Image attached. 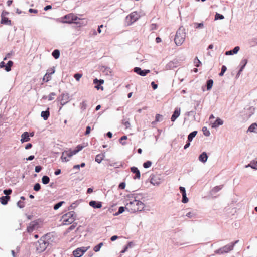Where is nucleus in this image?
Listing matches in <instances>:
<instances>
[{
    "label": "nucleus",
    "mask_w": 257,
    "mask_h": 257,
    "mask_svg": "<svg viewBox=\"0 0 257 257\" xmlns=\"http://www.w3.org/2000/svg\"><path fill=\"white\" fill-rule=\"evenodd\" d=\"M101 70L106 75H109L111 73V69L106 66H102Z\"/></svg>",
    "instance_id": "b1692460"
},
{
    "label": "nucleus",
    "mask_w": 257,
    "mask_h": 257,
    "mask_svg": "<svg viewBox=\"0 0 257 257\" xmlns=\"http://www.w3.org/2000/svg\"><path fill=\"white\" fill-rule=\"evenodd\" d=\"M9 199H10V197L9 196H2L0 198L1 203L3 205H6V204H7L8 201V200Z\"/></svg>",
    "instance_id": "393cba45"
},
{
    "label": "nucleus",
    "mask_w": 257,
    "mask_h": 257,
    "mask_svg": "<svg viewBox=\"0 0 257 257\" xmlns=\"http://www.w3.org/2000/svg\"><path fill=\"white\" fill-rule=\"evenodd\" d=\"M104 155L103 154H98L96 155L95 157V161L98 163H100L102 160L103 159Z\"/></svg>",
    "instance_id": "cd10ccee"
},
{
    "label": "nucleus",
    "mask_w": 257,
    "mask_h": 257,
    "mask_svg": "<svg viewBox=\"0 0 257 257\" xmlns=\"http://www.w3.org/2000/svg\"><path fill=\"white\" fill-rule=\"evenodd\" d=\"M50 76L49 74L47 72L43 78V80L48 82L49 80Z\"/></svg>",
    "instance_id": "5fc2aeb1"
},
{
    "label": "nucleus",
    "mask_w": 257,
    "mask_h": 257,
    "mask_svg": "<svg viewBox=\"0 0 257 257\" xmlns=\"http://www.w3.org/2000/svg\"><path fill=\"white\" fill-rule=\"evenodd\" d=\"M12 192V191L11 189H6L4 190L3 193L4 194L6 195V196H8L9 195L11 194Z\"/></svg>",
    "instance_id": "4d7b16f0"
},
{
    "label": "nucleus",
    "mask_w": 257,
    "mask_h": 257,
    "mask_svg": "<svg viewBox=\"0 0 257 257\" xmlns=\"http://www.w3.org/2000/svg\"><path fill=\"white\" fill-rule=\"evenodd\" d=\"M82 149H83V146H81L80 145H78L75 149H74V150H73L72 151H70L68 153H67V155L69 157H71L73 155L76 154L77 153H78V152L81 151Z\"/></svg>",
    "instance_id": "f8f14e48"
},
{
    "label": "nucleus",
    "mask_w": 257,
    "mask_h": 257,
    "mask_svg": "<svg viewBox=\"0 0 257 257\" xmlns=\"http://www.w3.org/2000/svg\"><path fill=\"white\" fill-rule=\"evenodd\" d=\"M104 82V81L102 79L98 80L97 78H95L93 80L94 84H97L98 83H99V85H101V84H103Z\"/></svg>",
    "instance_id": "a19ab883"
},
{
    "label": "nucleus",
    "mask_w": 257,
    "mask_h": 257,
    "mask_svg": "<svg viewBox=\"0 0 257 257\" xmlns=\"http://www.w3.org/2000/svg\"><path fill=\"white\" fill-rule=\"evenodd\" d=\"M186 37V33L185 29L183 27H180L177 31L174 41L177 46L181 45L184 42Z\"/></svg>",
    "instance_id": "7ed1b4c3"
},
{
    "label": "nucleus",
    "mask_w": 257,
    "mask_h": 257,
    "mask_svg": "<svg viewBox=\"0 0 257 257\" xmlns=\"http://www.w3.org/2000/svg\"><path fill=\"white\" fill-rule=\"evenodd\" d=\"M17 206L20 208H22L24 207V203L23 202V201H19L18 202H17Z\"/></svg>",
    "instance_id": "13d9d810"
},
{
    "label": "nucleus",
    "mask_w": 257,
    "mask_h": 257,
    "mask_svg": "<svg viewBox=\"0 0 257 257\" xmlns=\"http://www.w3.org/2000/svg\"><path fill=\"white\" fill-rule=\"evenodd\" d=\"M49 181L50 179L47 176H44L42 178V181L44 184H47Z\"/></svg>",
    "instance_id": "c9c22d12"
},
{
    "label": "nucleus",
    "mask_w": 257,
    "mask_h": 257,
    "mask_svg": "<svg viewBox=\"0 0 257 257\" xmlns=\"http://www.w3.org/2000/svg\"><path fill=\"white\" fill-rule=\"evenodd\" d=\"M49 242L46 240V237H41L36 243V250L38 252H42L46 249Z\"/></svg>",
    "instance_id": "20e7f679"
},
{
    "label": "nucleus",
    "mask_w": 257,
    "mask_h": 257,
    "mask_svg": "<svg viewBox=\"0 0 257 257\" xmlns=\"http://www.w3.org/2000/svg\"><path fill=\"white\" fill-rule=\"evenodd\" d=\"M136 206H137V208H138V211H141L144 209V204L143 202H142L140 201L137 200L136 202Z\"/></svg>",
    "instance_id": "412c9836"
},
{
    "label": "nucleus",
    "mask_w": 257,
    "mask_h": 257,
    "mask_svg": "<svg viewBox=\"0 0 257 257\" xmlns=\"http://www.w3.org/2000/svg\"><path fill=\"white\" fill-rule=\"evenodd\" d=\"M109 166L114 167L116 168H118L120 166H122V164H119L118 162H115L109 164Z\"/></svg>",
    "instance_id": "c03bdc74"
},
{
    "label": "nucleus",
    "mask_w": 257,
    "mask_h": 257,
    "mask_svg": "<svg viewBox=\"0 0 257 257\" xmlns=\"http://www.w3.org/2000/svg\"><path fill=\"white\" fill-rule=\"evenodd\" d=\"M52 56L55 59H58L60 56V51L58 49H55L52 53Z\"/></svg>",
    "instance_id": "2f4dec72"
},
{
    "label": "nucleus",
    "mask_w": 257,
    "mask_h": 257,
    "mask_svg": "<svg viewBox=\"0 0 257 257\" xmlns=\"http://www.w3.org/2000/svg\"><path fill=\"white\" fill-rule=\"evenodd\" d=\"M152 165V162L150 161H147L144 163L143 164V167L145 168H149Z\"/></svg>",
    "instance_id": "49530a36"
},
{
    "label": "nucleus",
    "mask_w": 257,
    "mask_h": 257,
    "mask_svg": "<svg viewBox=\"0 0 257 257\" xmlns=\"http://www.w3.org/2000/svg\"><path fill=\"white\" fill-rule=\"evenodd\" d=\"M13 64V62L12 61H9L7 64V65H6V68H5V70L7 71V72H9L11 69V67L12 66Z\"/></svg>",
    "instance_id": "bb28decb"
},
{
    "label": "nucleus",
    "mask_w": 257,
    "mask_h": 257,
    "mask_svg": "<svg viewBox=\"0 0 257 257\" xmlns=\"http://www.w3.org/2000/svg\"><path fill=\"white\" fill-rule=\"evenodd\" d=\"M194 27L196 29H203L204 27V23H194Z\"/></svg>",
    "instance_id": "473e14b6"
},
{
    "label": "nucleus",
    "mask_w": 257,
    "mask_h": 257,
    "mask_svg": "<svg viewBox=\"0 0 257 257\" xmlns=\"http://www.w3.org/2000/svg\"><path fill=\"white\" fill-rule=\"evenodd\" d=\"M251 168L257 170V160H252L251 162Z\"/></svg>",
    "instance_id": "79ce46f5"
},
{
    "label": "nucleus",
    "mask_w": 257,
    "mask_h": 257,
    "mask_svg": "<svg viewBox=\"0 0 257 257\" xmlns=\"http://www.w3.org/2000/svg\"><path fill=\"white\" fill-rule=\"evenodd\" d=\"M75 213L74 211H70L69 212L65 213V225L73 223L66 229L65 233L70 232L76 227L77 223L74 222L75 220Z\"/></svg>",
    "instance_id": "f03ea898"
},
{
    "label": "nucleus",
    "mask_w": 257,
    "mask_h": 257,
    "mask_svg": "<svg viewBox=\"0 0 257 257\" xmlns=\"http://www.w3.org/2000/svg\"><path fill=\"white\" fill-rule=\"evenodd\" d=\"M163 120V116L159 114H157L155 117V122H160Z\"/></svg>",
    "instance_id": "4c0bfd02"
},
{
    "label": "nucleus",
    "mask_w": 257,
    "mask_h": 257,
    "mask_svg": "<svg viewBox=\"0 0 257 257\" xmlns=\"http://www.w3.org/2000/svg\"><path fill=\"white\" fill-rule=\"evenodd\" d=\"M182 202L183 203H186L188 202V198L187 197V195H186V194H182Z\"/></svg>",
    "instance_id": "09e8293b"
},
{
    "label": "nucleus",
    "mask_w": 257,
    "mask_h": 257,
    "mask_svg": "<svg viewBox=\"0 0 257 257\" xmlns=\"http://www.w3.org/2000/svg\"><path fill=\"white\" fill-rule=\"evenodd\" d=\"M226 67L225 65H223L221 67V72L219 73V75L220 76H222L224 75L225 71H226Z\"/></svg>",
    "instance_id": "a18cd8bd"
},
{
    "label": "nucleus",
    "mask_w": 257,
    "mask_h": 257,
    "mask_svg": "<svg viewBox=\"0 0 257 257\" xmlns=\"http://www.w3.org/2000/svg\"><path fill=\"white\" fill-rule=\"evenodd\" d=\"M207 159L208 156L206 152H203L199 156V160L203 163L207 161Z\"/></svg>",
    "instance_id": "6ab92c4d"
},
{
    "label": "nucleus",
    "mask_w": 257,
    "mask_h": 257,
    "mask_svg": "<svg viewBox=\"0 0 257 257\" xmlns=\"http://www.w3.org/2000/svg\"><path fill=\"white\" fill-rule=\"evenodd\" d=\"M42 170V167L40 166H37L35 167V171L36 173H39Z\"/></svg>",
    "instance_id": "680f3d73"
},
{
    "label": "nucleus",
    "mask_w": 257,
    "mask_h": 257,
    "mask_svg": "<svg viewBox=\"0 0 257 257\" xmlns=\"http://www.w3.org/2000/svg\"><path fill=\"white\" fill-rule=\"evenodd\" d=\"M38 223L36 222H31L27 227V230L28 232H32L38 226Z\"/></svg>",
    "instance_id": "4468645a"
},
{
    "label": "nucleus",
    "mask_w": 257,
    "mask_h": 257,
    "mask_svg": "<svg viewBox=\"0 0 257 257\" xmlns=\"http://www.w3.org/2000/svg\"><path fill=\"white\" fill-rule=\"evenodd\" d=\"M250 44L252 46L257 45V37H254L250 40Z\"/></svg>",
    "instance_id": "37998d69"
},
{
    "label": "nucleus",
    "mask_w": 257,
    "mask_h": 257,
    "mask_svg": "<svg viewBox=\"0 0 257 257\" xmlns=\"http://www.w3.org/2000/svg\"><path fill=\"white\" fill-rule=\"evenodd\" d=\"M103 243L101 242V243H99L98 245H96L93 248L94 251L95 252L99 251L100 250L101 247L103 245Z\"/></svg>",
    "instance_id": "ea45409f"
},
{
    "label": "nucleus",
    "mask_w": 257,
    "mask_h": 257,
    "mask_svg": "<svg viewBox=\"0 0 257 257\" xmlns=\"http://www.w3.org/2000/svg\"><path fill=\"white\" fill-rule=\"evenodd\" d=\"M131 171L136 174L135 177H134V179H140V172L139 169L136 167H132L131 168Z\"/></svg>",
    "instance_id": "dca6fc26"
},
{
    "label": "nucleus",
    "mask_w": 257,
    "mask_h": 257,
    "mask_svg": "<svg viewBox=\"0 0 257 257\" xmlns=\"http://www.w3.org/2000/svg\"><path fill=\"white\" fill-rule=\"evenodd\" d=\"M50 115L49 108L46 111H43L41 112V116L43 117L44 120H46L48 119Z\"/></svg>",
    "instance_id": "aec40b11"
},
{
    "label": "nucleus",
    "mask_w": 257,
    "mask_h": 257,
    "mask_svg": "<svg viewBox=\"0 0 257 257\" xmlns=\"http://www.w3.org/2000/svg\"><path fill=\"white\" fill-rule=\"evenodd\" d=\"M223 124V121L221 120L220 118H217L215 121L212 123L211 126L212 128H216L218 127L219 125H221Z\"/></svg>",
    "instance_id": "a211bd4d"
},
{
    "label": "nucleus",
    "mask_w": 257,
    "mask_h": 257,
    "mask_svg": "<svg viewBox=\"0 0 257 257\" xmlns=\"http://www.w3.org/2000/svg\"><path fill=\"white\" fill-rule=\"evenodd\" d=\"M125 187V183L124 182H121L119 185V188L121 189H124Z\"/></svg>",
    "instance_id": "69168bd1"
},
{
    "label": "nucleus",
    "mask_w": 257,
    "mask_h": 257,
    "mask_svg": "<svg viewBox=\"0 0 257 257\" xmlns=\"http://www.w3.org/2000/svg\"><path fill=\"white\" fill-rule=\"evenodd\" d=\"M247 132L257 133V124L256 123H252L248 127Z\"/></svg>",
    "instance_id": "4be33fe9"
},
{
    "label": "nucleus",
    "mask_w": 257,
    "mask_h": 257,
    "mask_svg": "<svg viewBox=\"0 0 257 257\" xmlns=\"http://www.w3.org/2000/svg\"><path fill=\"white\" fill-rule=\"evenodd\" d=\"M88 248L86 247L78 248L73 252V254L75 257H81L87 250Z\"/></svg>",
    "instance_id": "6e6552de"
},
{
    "label": "nucleus",
    "mask_w": 257,
    "mask_h": 257,
    "mask_svg": "<svg viewBox=\"0 0 257 257\" xmlns=\"http://www.w3.org/2000/svg\"><path fill=\"white\" fill-rule=\"evenodd\" d=\"M239 240H236L234 242L230 243L216 250L215 251V253L216 254H223L225 253H228L231 250H233L234 246L235 244L238 243Z\"/></svg>",
    "instance_id": "39448f33"
},
{
    "label": "nucleus",
    "mask_w": 257,
    "mask_h": 257,
    "mask_svg": "<svg viewBox=\"0 0 257 257\" xmlns=\"http://www.w3.org/2000/svg\"><path fill=\"white\" fill-rule=\"evenodd\" d=\"M244 64L242 65V66L240 67V68L239 69L240 72H242L243 71L244 68L245 67V65H246V64L247 63V60L245 59H244Z\"/></svg>",
    "instance_id": "bf43d9fd"
},
{
    "label": "nucleus",
    "mask_w": 257,
    "mask_h": 257,
    "mask_svg": "<svg viewBox=\"0 0 257 257\" xmlns=\"http://www.w3.org/2000/svg\"><path fill=\"white\" fill-rule=\"evenodd\" d=\"M224 18V17L223 15L220 14L219 13H216L215 15V20H222Z\"/></svg>",
    "instance_id": "58836bf2"
},
{
    "label": "nucleus",
    "mask_w": 257,
    "mask_h": 257,
    "mask_svg": "<svg viewBox=\"0 0 257 257\" xmlns=\"http://www.w3.org/2000/svg\"><path fill=\"white\" fill-rule=\"evenodd\" d=\"M223 187V185L217 186L214 187L211 190V193H216L220 191Z\"/></svg>",
    "instance_id": "7c9ffc66"
},
{
    "label": "nucleus",
    "mask_w": 257,
    "mask_h": 257,
    "mask_svg": "<svg viewBox=\"0 0 257 257\" xmlns=\"http://www.w3.org/2000/svg\"><path fill=\"white\" fill-rule=\"evenodd\" d=\"M90 131H91L90 126H87L86 127V131H85V135H88L90 133Z\"/></svg>",
    "instance_id": "0e129e2a"
},
{
    "label": "nucleus",
    "mask_w": 257,
    "mask_h": 257,
    "mask_svg": "<svg viewBox=\"0 0 257 257\" xmlns=\"http://www.w3.org/2000/svg\"><path fill=\"white\" fill-rule=\"evenodd\" d=\"M254 110H255V108L253 107H250L249 108L248 110L249 111V116H251L253 114H254Z\"/></svg>",
    "instance_id": "6e6d98bb"
},
{
    "label": "nucleus",
    "mask_w": 257,
    "mask_h": 257,
    "mask_svg": "<svg viewBox=\"0 0 257 257\" xmlns=\"http://www.w3.org/2000/svg\"><path fill=\"white\" fill-rule=\"evenodd\" d=\"M64 203V201H61L58 202V203L56 204L54 206V209L56 210L58 209L60 207L62 206V205Z\"/></svg>",
    "instance_id": "e433bc0d"
},
{
    "label": "nucleus",
    "mask_w": 257,
    "mask_h": 257,
    "mask_svg": "<svg viewBox=\"0 0 257 257\" xmlns=\"http://www.w3.org/2000/svg\"><path fill=\"white\" fill-rule=\"evenodd\" d=\"M65 23H74L79 27L85 26L87 24V21L84 19H81L72 13L65 15Z\"/></svg>",
    "instance_id": "f257e3e1"
},
{
    "label": "nucleus",
    "mask_w": 257,
    "mask_h": 257,
    "mask_svg": "<svg viewBox=\"0 0 257 257\" xmlns=\"http://www.w3.org/2000/svg\"><path fill=\"white\" fill-rule=\"evenodd\" d=\"M76 204L75 203H73L69 207V210L73 209L76 207Z\"/></svg>",
    "instance_id": "774afa93"
},
{
    "label": "nucleus",
    "mask_w": 257,
    "mask_h": 257,
    "mask_svg": "<svg viewBox=\"0 0 257 257\" xmlns=\"http://www.w3.org/2000/svg\"><path fill=\"white\" fill-rule=\"evenodd\" d=\"M150 178V183L153 185L158 186L161 183V179L159 176L152 175Z\"/></svg>",
    "instance_id": "9d476101"
},
{
    "label": "nucleus",
    "mask_w": 257,
    "mask_h": 257,
    "mask_svg": "<svg viewBox=\"0 0 257 257\" xmlns=\"http://www.w3.org/2000/svg\"><path fill=\"white\" fill-rule=\"evenodd\" d=\"M82 74L80 73H76L74 75V77L77 81H79L80 80V79L82 77Z\"/></svg>",
    "instance_id": "603ef678"
},
{
    "label": "nucleus",
    "mask_w": 257,
    "mask_h": 257,
    "mask_svg": "<svg viewBox=\"0 0 257 257\" xmlns=\"http://www.w3.org/2000/svg\"><path fill=\"white\" fill-rule=\"evenodd\" d=\"M80 109L82 111L85 110L87 107V101L86 100L83 101L80 103Z\"/></svg>",
    "instance_id": "c756f323"
},
{
    "label": "nucleus",
    "mask_w": 257,
    "mask_h": 257,
    "mask_svg": "<svg viewBox=\"0 0 257 257\" xmlns=\"http://www.w3.org/2000/svg\"><path fill=\"white\" fill-rule=\"evenodd\" d=\"M140 17V16L136 11L133 12L126 17V24L127 26L131 25L133 23L137 21L139 19Z\"/></svg>",
    "instance_id": "423d86ee"
},
{
    "label": "nucleus",
    "mask_w": 257,
    "mask_h": 257,
    "mask_svg": "<svg viewBox=\"0 0 257 257\" xmlns=\"http://www.w3.org/2000/svg\"><path fill=\"white\" fill-rule=\"evenodd\" d=\"M181 109L180 107H176L171 116V120L172 121L174 122L176 119L180 116Z\"/></svg>",
    "instance_id": "9b49d317"
},
{
    "label": "nucleus",
    "mask_w": 257,
    "mask_h": 257,
    "mask_svg": "<svg viewBox=\"0 0 257 257\" xmlns=\"http://www.w3.org/2000/svg\"><path fill=\"white\" fill-rule=\"evenodd\" d=\"M179 190L181 193H182V195L186 193L185 188L184 187H180Z\"/></svg>",
    "instance_id": "e2e57ef3"
},
{
    "label": "nucleus",
    "mask_w": 257,
    "mask_h": 257,
    "mask_svg": "<svg viewBox=\"0 0 257 257\" xmlns=\"http://www.w3.org/2000/svg\"><path fill=\"white\" fill-rule=\"evenodd\" d=\"M127 139V136H123L122 137H121L120 138V139H119V141H120V143L122 145H125L126 144V142H122L123 140H125Z\"/></svg>",
    "instance_id": "864d4df0"
},
{
    "label": "nucleus",
    "mask_w": 257,
    "mask_h": 257,
    "mask_svg": "<svg viewBox=\"0 0 257 257\" xmlns=\"http://www.w3.org/2000/svg\"><path fill=\"white\" fill-rule=\"evenodd\" d=\"M197 134V131H194L190 133L188 136V141L191 142L193 139L196 136Z\"/></svg>",
    "instance_id": "a878e982"
},
{
    "label": "nucleus",
    "mask_w": 257,
    "mask_h": 257,
    "mask_svg": "<svg viewBox=\"0 0 257 257\" xmlns=\"http://www.w3.org/2000/svg\"><path fill=\"white\" fill-rule=\"evenodd\" d=\"M1 23L3 24L11 25V21L8 18L6 17H1Z\"/></svg>",
    "instance_id": "5701e85b"
},
{
    "label": "nucleus",
    "mask_w": 257,
    "mask_h": 257,
    "mask_svg": "<svg viewBox=\"0 0 257 257\" xmlns=\"http://www.w3.org/2000/svg\"><path fill=\"white\" fill-rule=\"evenodd\" d=\"M244 64L242 65V66L240 67V68L239 69L240 72H242L243 71L244 68L245 67V65H246V64L247 63V60L245 59H244Z\"/></svg>",
    "instance_id": "052dcab7"
},
{
    "label": "nucleus",
    "mask_w": 257,
    "mask_h": 257,
    "mask_svg": "<svg viewBox=\"0 0 257 257\" xmlns=\"http://www.w3.org/2000/svg\"><path fill=\"white\" fill-rule=\"evenodd\" d=\"M134 71L137 74H139L142 76H145L148 73H149L150 72L149 70H142L141 68L138 67H136L134 68Z\"/></svg>",
    "instance_id": "1a4fd4ad"
},
{
    "label": "nucleus",
    "mask_w": 257,
    "mask_h": 257,
    "mask_svg": "<svg viewBox=\"0 0 257 257\" xmlns=\"http://www.w3.org/2000/svg\"><path fill=\"white\" fill-rule=\"evenodd\" d=\"M213 84V81L212 79H209L207 81L206 87L208 90L211 89Z\"/></svg>",
    "instance_id": "c85d7f7f"
},
{
    "label": "nucleus",
    "mask_w": 257,
    "mask_h": 257,
    "mask_svg": "<svg viewBox=\"0 0 257 257\" xmlns=\"http://www.w3.org/2000/svg\"><path fill=\"white\" fill-rule=\"evenodd\" d=\"M30 140L29 134L27 132H25L21 135V142L22 143L29 141Z\"/></svg>",
    "instance_id": "2eb2a0df"
},
{
    "label": "nucleus",
    "mask_w": 257,
    "mask_h": 257,
    "mask_svg": "<svg viewBox=\"0 0 257 257\" xmlns=\"http://www.w3.org/2000/svg\"><path fill=\"white\" fill-rule=\"evenodd\" d=\"M56 95V94L54 92L51 93L48 96V100L49 101H52L54 99V96Z\"/></svg>",
    "instance_id": "8fccbe9b"
},
{
    "label": "nucleus",
    "mask_w": 257,
    "mask_h": 257,
    "mask_svg": "<svg viewBox=\"0 0 257 257\" xmlns=\"http://www.w3.org/2000/svg\"><path fill=\"white\" fill-rule=\"evenodd\" d=\"M41 189V185L39 183H36L34 186V190L35 191H39Z\"/></svg>",
    "instance_id": "3c124183"
},
{
    "label": "nucleus",
    "mask_w": 257,
    "mask_h": 257,
    "mask_svg": "<svg viewBox=\"0 0 257 257\" xmlns=\"http://www.w3.org/2000/svg\"><path fill=\"white\" fill-rule=\"evenodd\" d=\"M194 215V214L192 212H189L186 214V216L188 218H192Z\"/></svg>",
    "instance_id": "338daca9"
},
{
    "label": "nucleus",
    "mask_w": 257,
    "mask_h": 257,
    "mask_svg": "<svg viewBox=\"0 0 257 257\" xmlns=\"http://www.w3.org/2000/svg\"><path fill=\"white\" fill-rule=\"evenodd\" d=\"M202 131L204 136L208 137L210 135V131L207 129V127L204 126L202 127Z\"/></svg>",
    "instance_id": "f704fd0d"
},
{
    "label": "nucleus",
    "mask_w": 257,
    "mask_h": 257,
    "mask_svg": "<svg viewBox=\"0 0 257 257\" xmlns=\"http://www.w3.org/2000/svg\"><path fill=\"white\" fill-rule=\"evenodd\" d=\"M136 200L131 201L127 203L125 206L126 210L131 213H134L138 211V208L136 206Z\"/></svg>",
    "instance_id": "0eeeda50"
},
{
    "label": "nucleus",
    "mask_w": 257,
    "mask_h": 257,
    "mask_svg": "<svg viewBox=\"0 0 257 257\" xmlns=\"http://www.w3.org/2000/svg\"><path fill=\"white\" fill-rule=\"evenodd\" d=\"M89 205L95 209L100 208L102 207V203L99 201L92 200L89 203Z\"/></svg>",
    "instance_id": "ddd939ff"
},
{
    "label": "nucleus",
    "mask_w": 257,
    "mask_h": 257,
    "mask_svg": "<svg viewBox=\"0 0 257 257\" xmlns=\"http://www.w3.org/2000/svg\"><path fill=\"white\" fill-rule=\"evenodd\" d=\"M194 65L196 67H199L201 64L200 61L198 59L197 57H196L194 61Z\"/></svg>",
    "instance_id": "de8ad7c7"
},
{
    "label": "nucleus",
    "mask_w": 257,
    "mask_h": 257,
    "mask_svg": "<svg viewBox=\"0 0 257 257\" xmlns=\"http://www.w3.org/2000/svg\"><path fill=\"white\" fill-rule=\"evenodd\" d=\"M240 49V47L239 46L235 47L232 50H230L227 51H226L225 55H232L234 54H236L238 53Z\"/></svg>",
    "instance_id": "f3484780"
},
{
    "label": "nucleus",
    "mask_w": 257,
    "mask_h": 257,
    "mask_svg": "<svg viewBox=\"0 0 257 257\" xmlns=\"http://www.w3.org/2000/svg\"><path fill=\"white\" fill-rule=\"evenodd\" d=\"M125 207L121 206L119 208L118 212H116L114 215L117 216L122 213L125 211Z\"/></svg>",
    "instance_id": "72a5a7b5"
}]
</instances>
